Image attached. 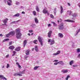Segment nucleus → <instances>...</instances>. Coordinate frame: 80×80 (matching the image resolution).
I'll return each mask as SVG.
<instances>
[{"label":"nucleus","mask_w":80,"mask_h":80,"mask_svg":"<svg viewBox=\"0 0 80 80\" xmlns=\"http://www.w3.org/2000/svg\"><path fill=\"white\" fill-rule=\"evenodd\" d=\"M15 31L16 33V37L17 38H18V39H20V38H22V34L21 33L20 29H16L15 30Z\"/></svg>","instance_id":"f257e3e1"},{"label":"nucleus","mask_w":80,"mask_h":80,"mask_svg":"<svg viewBox=\"0 0 80 80\" xmlns=\"http://www.w3.org/2000/svg\"><path fill=\"white\" fill-rule=\"evenodd\" d=\"M63 23H62L59 25H58V28L59 30H62L64 28V27L63 26Z\"/></svg>","instance_id":"f03ea898"},{"label":"nucleus","mask_w":80,"mask_h":80,"mask_svg":"<svg viewBox=\"0 0 80 80\" xmlns=\"http://www.w3.org/2000/svg\"><path fill=\"white\" fill-rule=\"evenodd\" d=\"M42 38H41L40 36H39L38 37L39 42H40L41 45L43 46V41H42Z\"/></svg>","instance_id":"7ed1b4c3"},{"label":"nucleus","mask_w":80,"mask_h":80,"mask_svg":"<svg viewBox=\"0 0 80 80\" xmlns=\"http://www.w3.org/2000/svg\"><path fill=\"white\" fill-rule=\"evenodd\" d=\"M8 20V19L7 18H6L5 19L2 20V22H3L4 24H2V25H6V23H7Z\"/></svg>","instance_id":"20e7f679"},{"label":"nucleus","mask_w":80,"mask_h":80,"mask_svg":"<svg viewBox=\"0 0 80 80\" xmlns=\"http://www.w3.org/2000/svg\"><path fill=\"white\" fill-rule=\"evenodd\" d=\"M9 33H10V35H12V36H14L15 34V32L14 31H12L10 32Z\"/></svg>","instance_id":"39448f33"},{"label":"nucleus","mask_w":80,"mask_h":80,"mask_svg":"<svg viewBox=\"0 0 80 80\" xmlns=\"http://www.w3.org/2000/svg\"><path fill=\"white\" fill-rule=\"evenodd\" d=\"M65 22H71L72 23H74L75 21L71 20L70 19H68L64 21Z\"/></svg>","instance_id":"423d86ee"},{"label":"nucleus","mask_w":80,"mask_h":80,"mask_svg":"<svg viewBox=\"0 0 80 80\" xmlns=\"http://www.w3.org/2000/svg\"><path fill=\"white\" fill-rule=\"evenodd\" d=\"M52 31H50L48 32V36L49 38H50V37H51V35L52 34Z\"/></svg>","instance_id":"0eeeda50"},{"label":"nucleus","mask_w":80,"mask_h":80,"mask_svg":"<svg viewBox=\"0 0 80 80\" xmlns=\"http://www.w3.org/2000/svg\"><path fill=\"white\" fill-rule=\"evenodd\" d=\"M48 11L46 10L45 9H44L42 11V13L44 14H46L47 13Z\"/></svg>","instance_id":"6e6552de"},{"label":"nucleus","mask_w":80,"mask_h":80,"mask_svg":"<svg viewBox=\"0 0 80 80\" xmlns=\"http://www.w3.org/2000/svg\"><path fill=\"white\" fill-rule=\"evenodd\" d=\"M58 36L60 38H63V35L61 33H59L58 34Z\"/></svg>","instance_id":"1a4fd4ad"},{"label":"nucleus","mask_w":80,"mask_h":80,"mask_svg":"<svg viewBox=\"0 0 80 80\" xmlns=\"http://www.w3.org/2000/svg\"><path fill=\"white\" fill-rule=\"evenodd\" d=\"M9 48L10 50H13L15 48V47H14V46H11L9 47Z\"/></svg>","instance_id":"9d476101"},{"label":"nucleus","mask_w":80,"mask_h":80,"mask_svg":"<svg viewBox=\"0 0 80 80\" xmlns=\"http://www.w3.org/2000/svg\"><path fill=\"white\" fill-rule=\"evenodd\" d=\"M0 78H1L2 79H4V80H7V78H6L2 75H0Z\"/></svg>","instance_id":"9b49d317"},{"label":"nucleus","mask_w":80,"mask_h":80,"mask_svg":"<svg viewBox=\"0 0 80 80\" xmlns=\"http://www.w3.org/2000/svg\"><path fill=\"white\" fill-rule=\"evenodd\" d=\"M60 9H61V13L62 14L63 12V7L62 6H61L60 7Z\"/></svg>","instance_id":"f8f14e48"},{"label":"nucleus","mask_w":80,"mask_h":80,"mask_svg":"<svg viewBox=\"0 0 80 80\" xmlns=\"http://www.w3.org/2000/svg\"><path fill=\"white\" fill-rule=\"evenodd\" d=\"M54 43H55V41L54 40H52L51 41V45H53Z\"/></svg>","instance_id":"ddd939ff"},{"label":"nucleus","mask_w":80,"mask_h":80,"mask_svg":"<svg viewBox=\"0 0 80 80\" xmlns=\"http://www.w3.org/2000/svg\"><path fill=\"white\" fill-rule=\"evenodd\" d=\"M35 22L36 23H38V20L37 18H34Z\"/></svg>","instance_id":"4468645a"},{"label":"nucleus","mask_w":80,"mask_h":80,"mask_svg":"<svg viewBox=\"0 0 80 80\" xmlns=\"http://www.w3.org/2000/svg\"><path fill=\"white\" fill-rule=\"evenodd\" d=\"M27 43V40H25L23 42V44L24 45V47H25V45H26Z\"/></svg>","instance_id":"2eb2a0df"},{"label":"nucleus","mask_w":80,"mask_h":80,"mask_svg":"<svg viewBox=\"0 0 80 80\" xmlns=\"http://www.w3.org/2000/svg\"><path fill=\"white\" fill-rule=\"evenodd\" d=\"M30 50H28L26 51V54L27 55H29L30 54Z\"/></svg>","instance_id":"dca6fc26"},{"label":"nucleus","mask_w":80,"mask_h":80,"mask_svg":"<svg viewBox=\"0 0 80 80\" xmlns=\"http://www.w3.org/2000/svg\"><path fill=\"white\" fill-rule=\"evenodd\" d=\"M67 12L68 14L69 15H71L72 14V12L71 11H68Z\"/></svg>","instance_id":"f3484780"},{"label":"nucleus","mask_w":80,"mask_h":80,"mask_svg":"<svg viewBox=\"0 0 80 80\" xmlns=\"http://www.w3.org/2000/svg\"><path fill=\"white\" fill-rule=\"evenodd\" d=\"M34 49L36 52H38V47L37 45L35 46Z\"/></svg>","instance_id":"a211bd4d"},{"label":"nucleus","mask_w":80,"mask_h":80,"mask_svg":"<svg viewBox=\"0 0 80 80\" xmlns=\"http://www.w3.org/2000/svg\"><path fill=\"white\" fill-rule=\"evenodd\" d=\"M15 51H17V52H18V51H20V48L19 47L16 48L15 49Z\"/></svg>","instance_id":"6ab92c4d"},{"label":"nucleus","mask_w":80,"mask_h":80,"mask_svg":"<svg viewBox=\"0 0 80 80\" xmlns=\"http://www.w3.org/2000/svg\"><path fill=\"white\" fill-rule=\"evenodd\" d=\"M19 16H20V14L19 13H17L13 16V17H18Z\"/></svg>","instance_id":"aec40b11"},{"label":"nucleus","mask_w":80,"mask_h":80,"mask_svg":"<svg viewBox=\"0 0 80 80\" xmlns=\"http://www.w3.org/2000/svg\"><path fill=\"white\" fill-rule=\"evenodd\" d=\"M38 42V40L37 39L33 41V42L34 43H35V44H37V42Z\"/></svg>","instance_id":"412c9836"},{"label":"nucleus","mask_w":80,"mask_h":80,"mask_svg":"<svg viewBox=\"0 0 80 80\" xmlns=\"http://www.w3.org/2000/svg\"><path fill=\"white\" fill-rule=\"evenodd\" d=\"M8 40H9V39L8 38L5 39L2 41V42H7V41H8Z\"/></svg>","instance_id":"4be33fe9"},{"label":"nucleus","mask_w":80,"mask_h":80,"mask_svg":"<svg viewBox=\"0 0 80 80\" xmlns=\"http://www.w3.org/2000/svg\"><path fill=\"white\" fill-rule=\"evenodd\" d=\"M39 67H40V66H35L34 68L33 69L34 70H37L38 68H39Z\"/></svg>","instance_id":"5701e85b"},{"label":"nucleus","mask_w":80,"mask_h":80,"mask_svg":"<svg viewBox=\"0 0 80 80\" xmlns=\"http://www.w3.org/2000/svg\"><path fill=\"white\" fill-rule=\"evenodd\" d=\"M51 23L53 24L54 26V27H56V26H57V24L55 22H51Z\"/></svg>","instance_id":"b1692460"},{"label":"nucleus","mask_w":80,"mask_h":80,"mask_svg":"<svg viewBox=\"0 0 80 80\" xmlns=\"http://www.w3.org/2000/svg\"><path fill=\"white\" fill-rule=\"evenodd\" d=\"M20 73L22 74H25V70H23L22 71H21L20 72Z\"/></svg>","instance_id":"393cba45"},{"label":"nucleus","mask_w":80,"mask_h":80,"mask_svg":"<svg viewBox=\"0 0 80 80\" xmlns=\"http://www.w3.org/2000/svg\"><path fill=\"white\" fill-rule=\"evenodd\" d=\"M10 35H11L9 32L8 34H7L6 36V37L8 38V37H10Z\"/></svg>","instance_id":"a878e982"},{"label":"nucleus","mask_w":80,"mask_h":80,"mask_svg":"<svg viewBox=\"0 0 80 80\" xmlns=\"http://www.w3.org/2000/svg\"><path fill=\"white\" fill-rule=\"evenodd\" d=\"M58 64H60L61 65H63V61H60L58 62Z\"/></svg>","instance_id":"bb28decb"},{"label":"nucleus","mask_w":80,"mask_h":80,"mask_svg":"<svg viewBox=\"0 0 80 80\" xmlns=\"http://www.w3.org/2000/svg\"><path fill=\"white\" fill-rule=\"evenodd\" d=\"M18 21H19V20H18L16 21H13V22H11L10 24H14V23H15V22H18Z\"/></svg>","instance_id":"cd10ccee"},{"label":"nucleus","mask_w":80,"mask_h":80,"mask_svg":"<svg viewBox=\"0 0 80 80\" xmlns=\"http://www.w3.org/2000/svg\"><path fill=\"white\" fill-rule=\"evenodd\" d=\"M62 72L64 73H67V72H68V70L67 69L66 70H65L64 71H63Z\"/></svg>","instance_id":"c85d7f7f"},{"label":"nucleus","mask_w":80,"mask_h":80,"mask_svg":"<svg viewBox=\"0 0 80 80\" xmlns=\"http://www.w3.org/2000/svg\"><path fill=\"white\" fill-rule=\"evenodd\" d=\"M73 61L72 60L71 61L69 62V64L70 65H72V64H73Z\"/></svg>","instance_id":"c756f323"},{"label":"nucleus","mask_w":80,"mask_h":80,"mask_svg":"<svg viewBox=\"0 0 80 80\" xmlns=\"http://www.w3.org/2000/svg\"><path fill=\"white\" fill-rule=\"evenodd\" d=\"M70 76L69 75H68L67 76V78H66L65 79L66 80H68V78H70Z\"/></svg>","instance_id":"7c9ffc66"},{"label":"nucleus","mask_w":80,"mask_h":80,"mask_svg":"<svg viewBox=\"0 0 80 80\" xmlns=\"http://www.w3.org/2000/svg\"><path fill=\"white\" fill-rule=\"evenodd\" d=\"M7 3L8 5H9V6L12 5V2H7Z\"/></svg>","instance_id":"2f4dec72"},{"label":"nucleus","mask_w":80,"mask_h":80,"mask_svg":"<svg viewBox=\"0 0 80 80\" xmlns=\"http://www.w3.org/2000/svg\"><path fill=\"white\" fill-rule=\"evenodd\" d=\"M77 52H80V48H78L77 49Z\"/></svg>","instance_id":"473e14b6"},{"label":"nucleus","mask_w":80,"mask_h":80,"mask_svg":"<svg viewBox=\"0 0 80 80\" xmlns=\"http://www.w3.org/2000/svg\"><path fill=\"white\" fill-rule=\"evenodd\" d=\"M50 17L51 18H54V16H53L52 14H51Z\"/></svg>","instance_id":"72a5a7b5"},{"label":"nucleus","mask_w":80,"mask_h":80,"mask_svg":"<svg viewBox=\"0 0 80 80\" xmlns=\"http://www.w3.org/2000/svg\"><path fill=\"white\" fill-rule=\"evenodd\" d=\"M36 10L37 12H39V8L37 6L36 7Z\"/></svg>","instance_id":"f704fd0d"},{"label":"nucleus","mask_w":80,"mask_h":80,"mask_svg":"<svg viewBox=\"0 0 80 80\" xmlns=\"http://www.w3.org/2000/svg\"><path fill=\"white\" fill-rule=\"evenodd\" d=\"M33 13L34 15H36V12L35 11H33Z\"/></svg>","instance_id":"c9c22d12"},{"label":"nucleus","mask_w":80,"mask_h":80,"mask_svg":"<svg viewBox=\"0 0 80 80\" xmlns=\"http://www.w3.org/2000/svg\"><path fill=\"white\" fill-rule=\"evenodd\" d=\"M8 67H10V65L8 64H7V68H8Z\"/></svg>","instance_id":"e433bc0d"},{"label":"nucleus","mask_w":80,"mask_h":80,"mask_svg":"<svg viewBox=\"0 0 80 80\" xmlns=\"http://www.w3.org/2000/svg\"><path fill=\"white\" fill-rule=\"evenodd\" d=\"M18 73H15L14 74V76H18Z\"/></svg>","instance_id":"4c0bfd02"},{"label":"nucleus","mask_w":80,"mask_h":80,"mask_svg":"<svg viewBox=\"0 0 80 80\" xmlns=\"http://www.w3.org/2000/svg\"><path fill=\"white\" fill-rule=\"evenodd\" d=\"M18 76H19V77H22V75L21 74L18 73Z\"/></svg>","instance_id":"58836bf2"},{"label":"nucleus","mask_w":80,"mask_h":80,"mask_svg":"<svg viewBox=\"0 0 80 80\" xmlns=\"http://www.w3.org/2000/svg\"><path fill=\"white\" fill-rule=\"evenodd\" d=\"M73 17H76L77 16V15H76V14L74 13L72 14V15Z\"/></svg>","instance_id":"ea45409f"},{"label":"nucleus","mask_w":80,"mask_h":80,"mask_svg":"<svg viewBox=\"0 0 80 80\" xmlns=\"http://www.w3.org/2000/svg\"><path fill=\"white\" fill-rule=\"evenodd\" d=\"M57 54H58H58H59V53H60V51H58L57 52Z\"/></svg>","instance_id":"a19ab883"},{"label":"nucleus","mask_w":80,"mask_h":80,"mask_svg":"<svg viewBox=\"0 0 80 80\" xmlns=\"http://www.w3.org/2000/svg\"><path fill=\"white\" fill-rule=\"evenodd\" d=\"M33 31L32 30H30L29 31V32L30 33H32V32H33Z\"/></svg>","instance_id":"79ce46f5"},{"label":"nucleus","mask_w":80,"mask_h":80,"mask_svg":"<svg viewBox=\"0 0 80 80\" xmlns=\"http://www.w3.org/2000/svg\"><path fill=\"white\" fill-rule=\"evenodd\" d=\"M58 62H55L54 63V65H58Z\"/></svg>","instance_id":"37998d69"},{"label":"nucleus","mask_w":80,"mask_h":80,"mask_svg":"<svg viewBox=\"0 0 80 80\" xmlns=\"http://www.w3.org/2000/svg\"><path fill=\"white\" fill-rule=\"evenodd\" d=\"M18 67L19 68H22V67H21V66H20V65H18Z\"/></svg>","instance_id":"c03bdc74"},{"label":"nucleus","mask_w":80,"mask_h":80,"mask_svg":"<svg viewBox=\"0 0 80 80\" xmlns=\"http://www.w3.org/2000/svg\"><path fill=\"white\" fill-rule=\"evenodd\" d=\"M57 55L58 54L57 53H53V55L56 56V55Z\"/></svg>","instance_id":"a18cd8bd"},{"label":"nucleus","mask_w":80,"mask_h":80,"mask_svg":"<svg viewBox=\"0 0 80 80\" xmlns=\"http://www.w3.org/2000/svg\"><path fill=\"white\" fill-rule=\"evenodd\" d=\"M12 42H9V45H12Z\"/></svg>","instance_id":"49530a36"},{"label":"nucleus","mask_w":80,"mask_h":80,"mask_svg":"<svg viewBox=\"0 0 80 80\" xmlns=\"http://www.w3.org/2000/svg\"><path fill=\"white\" fill-rule=\"evenodd\" d=\"M19 3H20L18 2H16V5H19Z\"/></svg>","instance_id":"de8ad7c7"},{"label":"nucleus","mask_w":80,"mask_h":80,"mask_svg":"<svg viewBox=\"0 0 80 80\" xmlns=\"http://www.w3.org/2000/svg\"><path fill=\"white\" fill-rule=\"evenodd\" d=\"M9 57V55H8L6 56V58H8Z\"/></svg>","instance_id":"09e8293b"},{"label":"nucleus","mask_w":80,"mask_h":80,"mask_svg":"<svg viewBox=\"0 0 80 80\" xmlns=\"http://www.w3.org/2000/svg\"><path fill=\"white\" fill-rule=\"evenodd\" d=\"M77 65H73V67H77Z\"/></svg>","instance_id":"8fccbe9b"},{"label":"nucleus","mask_w":80,"mask_h":80,"mask_svg":"<svg viewBox=\"0 0 80 80\" xmlns=\"http://www.w3.org/2000/svg\"><path fill=\"white\" fill-rule=\"evenodd\" d=\"M58 60H54L53 62H58Z\"/></svg>","instance_id":"3c124183"},{"label":"nucleus","mask_w":80,"mask_h":80,"mask_svg":"<svg viewBox=\"0 0 80 80\" xmlns=\"http://www.w3.org/2000/svg\"><path fill=\"white\" fill-rule=\"evenodd\" d=\"M51 42V39H49L48 40V42Z\"/></svg>","instance_id":"603ef678"},{"label":"nucleus","mask_w":80,"mask_h":80,"mask_svg":"<svg viewBox=\"0 0 80 80\" xmlns=\"http://www.w3.org/2000/svg\"><path fill=\"white\" fill-rule=\"evenodd\" d=\"M47 13L48 15H50V13H49V12H48V11L47 12Z\"/></svg>","instance_id":"864d4df0"},{"label":"nucleus","mask_w":80,"mask_h":80,"mask_svg":"<svg viewBox=\"0 0 80 80\" xmlns=\"http://www.w3.org/2000/svg\"><path fill=\"white\" fill-rule=\"evenodd\" d=\"M22 14H25V12H22Z\"/></svg>","instance_id":"5fc2aeb1"},{"label":"nucleus","mask_w":80,"mask_h":80,"mask_svg":"<svg viewBox=\"0 0 80 80\" xmlns=\"http://www.w3.org/2000/svg\"><path fill=\"white\" fill-rule=\"evenodd\" d=\"M50 26H51V24H49L48 25V26L49 27H50Z\"/></svg>","instance_id":"6e6d98bb"},{"label":"nucleus","mask_w":80,"mask_h":80,"mask_svg":"<svg viewBox=\"0 0 80 80\" xmlns=\"http://www.w3.org/2000/svg\"><path fill=\"white\" fill-rule=\"evenodd\" d=\"M68 5H69V6H70V4L68 2Z\"/></svg>","instance_id":"4d7b16f0"},{"label":"nucleus","mask_w":80,"mask_h":80,"mask_svg":"<svg viewBox=\"0 0 80 80\" xmlns=\"http://www.w3.org/2000/svg\"><path fill=\"white\" fill-rule=\"evenodd\" d=\"M13 53L14 54H15V53H16V52H15V51H13Z\"/></svg>","instance_id":"13d9d810"},{"label":"nucleus","mask_w":80,"mask_h":80,"mask_svg":"<svg viewBox=\"0 0 80 80\" xmlns=\"http://www.w3.org/2000/svg\"><path fill=\"white\" fill-rule=\"evenodd\" d=\"M78 58H80V54H79L78 56Z\"/></svg>","instance_id":"bf43d9fd"},{"label":"nucleus","mask_w":80,"mask_h":80,"mask_svg":"<svg viewBox=\"0 0 80 80\" xmlns=\"http://www.w3.org/2000/svg\"><path fill=\"white\" fill-rule=\"evenodd\" d=\"M80 29H79L78 30V32L77 33V34L78 33V32H80Z\"/></svg>","instance_id":"052dcab7"},{"label":"nucleus","mask_w":80,"mask_h":80,"mask_svg":"<svg viewBox=\"0 0 80 80\" xmlns=\"http://www.w3.org/2000/svg\"><path fill=\"white\" fill-rule=\"evenodd\" d=\"M8 1H10V2H11V3H12V0H8Z\"/></svg>","instance_id":"680f3d73"},{"label":"nucleus","mask_w":80,"mask_h":80,"mask_svg":"<svg viewBox=\"0 0 80 80\" xmlns=\"http://www.w3.org/2000/svg\"><path fill=\"white\" fill-rule=\"evenodd\" d=\"M16 64H17V65H19V63H18V62H16Z\"/></svg>","instance_id":"e2e57ef3"},{"label":"nucleus","mask_w":80,"mask_h":80,"mask_svg":"<svg viewBox=\"0 0 80 80\" xmlns=\"http://www.w3.org/2000/svg\"><path fill=\"white\" fill-rule=\"evenodd\" d=\"M78 7H79L80 8V3H79L78 4Z\"/></svg>","instance_id":"0e129e2a"},{"label":"nucleus","mask_w":80,"mask_h":80,"mask_svg":"<svg viewBox=\"0 0 80 80\" xmlns=\"http://www.w3.org/2000/svg\"><path fill=\"white\" fill-rule=\"evenodd\" d=\"M59 21L60 22H62V19H60Z\"/></svg>","instance_id":"69168bd1"},{"label":"nucleus","mask_w":80,"mask_h":80,"mask_svg":"<svg viewBox=\"0 0 80 80\" xmlns=\"http://www.w3.org/2000/svg\"><path fill=\"white\" fill-rule=\"evenodd\" d=\"M32 51H33L34 50V48H32Z\"/></svg>","instance_id":"338daca9"},{"label":"nucleus","mask_w":80,"mask_h":80,"mask_svg":"<svg viewBox=\"0 0 80 80\" xmlns=\"http://www.w3.org/2000/svg\"><path fill=\"white\" fill-rule=\"evenodd\" d=\"M54 10V11H56V10H57V8H55Z\"/></svg>","instance_id":"774afa93"}]
</instances>
